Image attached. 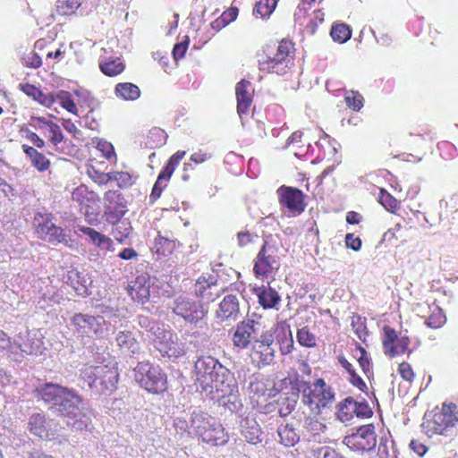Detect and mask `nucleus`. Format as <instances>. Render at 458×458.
<instances>
[{"mask_svg":"<svg viewBox=\"0 0 458 458\" xmlns=\"http://www.w3.org/2000/svg\"><path fill=\"white\" fill-rule=\"evenodd\" d=\"M155 348L163 357L178 359L186 353L184 344L171 330L159 331L154 339Z\"/></svg>","mask_w":458,"mask_h":458,"instance_id":"12","label":"nucleus"},{"mask_svg":"<svg viewBox=\"0 0 458 458\" xmlns=\"http://www.w3.org/2000/svg\"><path fill=\"white\" fill-rule=\"evenodd\" d=\"M99 69L105 75L114 77L124 71L125 65L120 58H116L101 62L99 64Z\"/></svg>","mask_w":458,"mask_h":458,"instance_id":"45","label":"nucleus"},{"mask_svg":"<svg viewBox=\"0 0 458 458\" xmlns=\"http://www.w3.org/2000/svg\"><path fill=\"white\" fill-rule=\"evenodd\" d=\"M377 456L378 458H397L393 442H389L387 439L385 441L381 439L377 449Z\"/></svg>","mask_w":458,"mask_h":458,"instance_id":"58","label":"nucleus"},{"mask_svg":"<svg viewBox=\"0 0 458 458\" xmlns=\"http://www.w3.org/2000/svg\"><path fill=\"white\" fill-rule=\"evenodd\" d=\"M128 211L127 201L118 191H108L104 195V217L108 224L119 222Z\"/></svg>","mask_w":458,"mask_h":458,"instance_id":"15","label":"nucleus"},{"mask_svg":"<svg viewBox=\"0 0 458 458\" xmlns=\"http://www.w3.org/2000/svg\"><path fill=\"white\" fill-rule=\"evenodd\" d=\"M337 361L348 375L349 383L362 393H368V386L359 376L352 364L344 354L337 356Z\"/></svg>","mask_w":458,"mask_h":458,"instance_id":"31","label":"nucleus"},{"mask_svg":"<svg viewBox=\"0 0 458 458\" xmlns=\"http://www.w3.org/2000/svg\"><path fill=\"white\" fill-rule=\"evenodd\" d=\"M185 154V151L178 150L170 157L166 165L159 173L157 179L153 186L149 196L152 202H155L161 196L164 189L167 186V182H169L172 174H174L181 160L184 157Z\"/></svg>","mask_w":458,"mask_h":458,"instance_id":"18","label":"nucleus"},{"mask_svg":"<svg viewBox=\"0 0 458 458\" xmlns=\"http://www.w3.org/2000/svg\"><path fill=\"white\" fill-rule=\"evenodd\" d=\"M72 323L81 334L98 335L103 333L106 320L102 316L76 313L72 318Z\"/></svg>","mask_w":458,"mask_h":458,"instance_id":"21","label":"nucleus"},{"mask_svg":"<svg viewBox=\"0 0 458 458\" xmlns=\"http://www.w3.org/2000/svg\"><path fill=\"white\" fill-rule=\"evenodd\" d=\"M119 348L131 355L140 352V344L131 331H120L115 337Z\"/></svg>","mask_w":458,"mask_h":458,"instance_id":"33","label":"nucleus"},{"mask_svg":"<svg viewBox=\"0 0 458 458\" xmlns=\"http://www.w3.org/2000/svg\"><path fill=\"white\" fill-rule=\"evenodd\" d=\"M252 293L258 298V302L264 310H271L276 308L281 301V296L277 291L267 284L254 286Z\"/></svg>","mask_w":458,"mask_h":458,"instance_id":"26","label":"nucleus"},{"mask_svg":"<svg viewBox=\"0 0 458 458\" xmlns=\"http://www.w3.org/2000/svg\"><path fill=\"white\" fill-rule=\"evenodd\" d=\"M55 102H58L69 113L78 114V107L69 91L60 90L57 93H54V104Z\"/></svg>","mask_w":458,"mask_h":458,"instance_id":"44","label":"nucleus"},{"mask_svg":"<svg viewBox=\"0 0 458 458\" xmlns=\"http://www.w3.org/2000/svg\"><path fill=\"white\" fill-rule=\"evenodd\" d=\"M355 417L360 419H369L373 415V411L366 400L358 402L354 399Z\"/></svg>","mask_w":458,"mask_h":458,"instance_id":"60","label":"nucleus"},{"mask_svg":"<svg viewBox=\"0 0 458 458\" xmlns=\"http://www.w3.org/2000/svg\"><path fill=\"white\" fill-rule=\"evenodd\" d=\"M237 113L242 117L248 114L252 105L253 89L249 81L242 80L236 84Z\"/></svg>","mask_w":458,"mask_h":458,"instance_id":"25","label":"nucleus"},{"mask_svg":"<svg viewBox=\"0 0 458 458\" xmlns=\"http://www.w3.org/2000/svg\"><path fill=\"white\" fill-rule=\"evenodd\" d=\"M454 404H444L442 409H434L424 416L422 428L429 437L446 434L450 428L455 426L458 418Z\"/></svg>","mask_w":458,"mask_h":458,"instance_id":"6","label":"nucleus"},{"mask_svg":"<svg viewBox=\"0 0 458 458\" xmlns=\"http://www.w3.org/2000/svg\"><path fill=\"white\" fill-rule=\"evenodd\" d=\"M344 442L355 452L370 451L377 444L375 428L372 424L363 425L355 433L347 436Z\"/></svg>","mask_w":458,"mask_h":458,"instance_id":"14","label":"nucleus"},{"mask_svg":"<svg viewBox=\"0 0 458 458\" xmlns=\"http://www.w3.org/2000/svg\"><path fill=\"white\" fill-rule=\"evenodd\" d=\"M274 333L271 330L262 332L259 338L255 339L249 347V357L251 364L262 369L273 363L276 355L274 348Z\"/></svg>","mask_w":458,"mask_h":458,"instance_id":"9","label":"nucleus"},{"mask_svg":"<svg viewBox=\"0 0 458 458\" xmlns=\"http://www.w3.org/2000/svg\"><path fill=\"white\" fill-rule=\"evenodd\" d=\"M419 309H428L430 312L425 323L428 327L440 328L446 322V317L443 310L435 302L431 305L427 302L418 303Z\"/></svg>","mask_w":458,"mask_h":458,"instance_id":"34","label":"nucleus"},{"mask_svg":"<svg viewBox=\"0 0 458 458\" xmlns=\"http://www.w3.org/2000/svg\"><path fill=\"white\" fill-rule=\"evenodd\" d=\"M133 371L135 381L148 393L159 394L167 390V375L159 365L140 361Z\"/></svg>","mask_w":458,"mask_h":458,"instance_id":"5","label":"nucleus"},{"mask_svg":"<svg viewBox=\"0 0 458 458\" xmlns=\"http://www.w3.org/2000/svg\"><path fill=\"white\" fill-rule=\"evenodd\" d=\"M80 231L85 235L89 236L93 243L100 250L106 251L114 250V242L112 239L106 234H103L97 230L87 226L80 227Z\"/></svg>","mask_w":458,"mask_h":458,"instance_id":"35","label":"nucleus"},{"mask_svg":"<svg viewBox=\"0 0 458 458\" xmlns=\"http://www.w3.org/2000/svg\"><path fill=\"white\" fill-rule=\"evenodd\" d=\"M81 5V0H57L55 13L59 16H70Z\"/></svg>","mask_w":458,"mask_h":458,"instance_id":"48","label":"nucleus"},{"mask_svg":"<svg viewBox=\"0 0 458 458\" xmlns=\"http://www.w3.org/2000/svg\"><path fill=\"white\" fill-rule=\"evenodd\" d=\"M176 427L189 428L188 433L196 437L200 442L211 446L225 445L229 441V434L215 418L202 411H193L191 414L190 426L187 421L179 420Z\"/></svg>","mask_w":458,"mask_h":458,"instance_id":"1","label":"nucleus"},{"mask_svg":"<svg viewBox=\"0 0 458 458\" xmlns=\"http://www.w3.org/2000/svg\"><path fill=\"white\" fill-rule=\"evenodd\" d=\"M49 135L48 140L54 145L57 146L64 140V135L60 126L55 123H50L49 128L47 129Z\"/></svg>","mask_w":458,"mask_h":458,"instance_id":"62","label":"nucleus"},{"mask_svg":"<svg viewBox=\"0 0 458 458\" xmlns=\"http://www.w3.org/2000/svg\"><path fill=\"white\" fill-rule=\"evenodd\" d=\"M110 181L116 182L120 188H129L133 184L132 177L128 172L114 171L103 175L102 183H107Z\"/></svg>","mask_w":458,"mask_h":458,"instance_id":"43","label":"nucleus"},{"mask_svg":"<svg viewBox=\"0 0 458 458\" xmlns=\"http://www.w3.org/2000/svg\"><path fill=\"white\" fill-rule=\"evenodd\" d=\"M296 338L298 344L302 347L311 349L317 346V336L307 326L297 330Z\"/></svg>","mask_w":458,"mask_h":458,"instance_id":"47","label":"nucleus"},{"mask_svg":"<svg viewBox=\"0 0 458 458\" xmlns=\"http://www.w3.org/2000/svg\"><path fill=\"white\" fill-rule=\"evenodd\" d=\"M379 203L390 213L395 214L400 208V202L385 189H379Z\"/></svg>","mask_w":458,"mask_h":458,"instance_id":"52","label":"nucleus"},{"mask_svg":"<svg viewBox=\"0 0 458 458\" xmlns=\"http://www.w3.org/2000/svg\"><path fill=\"white\" fill-rule=\"evenodd\" d=\"M397 371L400 377L409 383H411L415 378V372L411 365L407 361L401 362L398 366Z\"/></svg>","mask_w":458,"mask_h":458,"instance_id":"63","label":"nucleus"},{"mask_svg":"<svg viewBox=\"0 0 458 458\" xmlns=\"http://www.w3.org/2000/svg\"><path fill=\"white\" fill-rule=\"evenodd\" d=\"M113 225L112 235L120 243L125 242V240L131 235L132 232V226L127 220H120Z\"/></svg>","mask_w":458,"mask_h":458,"instance_id":"46","label":"nucleus"},{"mask_svg":"<svg viewBox=\"0 0 458 458\" xmlns=\"http://www.w3.org/2000/svg\"><path fill=\"white\" fill-rule=\"evenodd\" d=\"M282 355H287L293 351L294 342L290 328H284V336L278 340Z\"/></svg>","mask_w":458,"mask_h":458,"instance_id":"55","label":"nucleus"},{"mask_svg":"<svg viewBox=\"0 0 458 458\" xmlns=\"http://www.w3.org/2000/svg\"><path fill=\"white\" fill-rule=\"evenodd\" d=\"M402 238H404V227L400 223L395 224L394 227L388 229L383 235V240L389 242Z\"/></svg>","mask_w":458,"mask_h":458,"instance_id":"61","label":"nucleus"},{"mask_svg":"<svg viewBox=\"0 0 458 458\" xmlns=\"http://www.w3.org/2000/svg\"><path fill=\"white\" fill-rule=\"evenodd\" d=\"M238 385L230 374L219 372L213 379L211 384L201 389L202 392L211 395L212 399L225 398V394L232 392H237Z\"/></svg>","mask_w":458,"mask_h":458,"instance_id":"19","label":"nucleus"},{"mask_svg":"<svg viewBox=\"0 0 458 458\" xmlns=\"http://www.w3.org/2000/svg\"><path fill=\"white\" fill-rule=\"evenodd\" d=\"M330 36L335 42L344 43L352 37V30L345 23H337L332 26Z\"/></svg>","mask_w":458,"mask_h":458,"instance_id":"49","label":"nucleus"},{"mask_svg":"<svg viewBox=\"0 0 458 458\" xmlns=\"http://www.w3.org/2000/svg\"><path fill=\"white\" fill-rule=\"evenodd\" d=\"M21 63L25 67L34 69L42 65L41 57L33 50L23 54Z\"/></svg>","mask_w":458,"mask_h":458,"instance_id":"59","label":"nucleus"},{"mask_svg":"<svg viewBox=\"0 0 458 458\" xmlns=\"http://www.w3.org/2000/svg\"><path fill=\"white\" fill-rule=\"evenodd\" d=\"M21 148L27 157H29L31 165L38 172L43 173L49 169L51 162L43 153L27 144H22Z\"/></svg>","mask_w":458,"mask_h":458,"instance_id":"32","label":"nucleus"},{"mask_svg":"<svg viewBox=\"0 0 458 458\" xmlns=\"http://www.w3.org/2000/svg\"><path fill=\"white\" fill-rule=\"evenodd\" d=\"M352 355L357 360L362 372L367 377L369 378L370 376H373L371 359L364 347L356 342L355 348L352 352Z\"/></svg>","mask_w":458,"mask_h":458,"instance_id":"36","label":"nucleus"},{"mask_svg":"<svg viewBox=\"0 0 458 458\" xmlns=\"http://www.w3.org/2000/svg\"><path fill=\"white\" fill-rule=\"evenodd\" d=\"M222 403V405L227 408L231 411H234L241 406V400L239 391L232 392L225 395V398L216 399Z\"/></svg>","mask_w":458,"mask_h":458,"instance_id":"56","label":"nucleus"},{"mask_svg":"<svg viewBox=\"0 0 458 458\" xmlns=\"http://www.w3.org/2000/svg\"><path fill=\"white\" fill-rule=\"evenodd\" d=\"M114 95L122 100L133 101L140 98V90L131 82H119L114 87Z\"/></svg>","mask_w":458,"mask_h":458,"instance_id":"37","label":"nucleus"},{"mask_svg":"<svg viewBox=\"0 0 458 458\" xmlns=\"http://www.w3.org/2000/svg\"><path fill=\"white\" fill-rule=\"evenodd\" d=\"M279 0H259L256 2L252 14L256 18L267 21L275 12Z\"/></svg>","mask_w":458,"mask_h":458,"instance_id":"39","label":"nucleus"},{"mask_svg":"<svg viewBox=\"0 0 458 458\" xmlns=\"http://www.w3.org/2000/svg\"><path fill=\"white\" fill-rule=\"evenodd\" d=\"M54 219L52 213H36L33 218L35 233L39 239L54 244L66 242L64 229L55 225Z\"/></svg>","mask_w":458,"mask_h":458,"instance_id":"10","label":"nucleus"},{"mask_svg":"<svg viewBox=\"0 0 458 458\" xmlns=\"http://www.w3.org/2000/svg\"><path fill=\"white\" fill-rule=\"evenodd\" d=\"M166 139L167 134L163 129L159 127H153L146 136L145 145L150 149H155L163 146L165 143Z\"/></svg>","mask_w":458,"mask_h":458,"instance_id":"42","label":"nucleus"},{"mask_svg":"<svg viewBox=\"0 0 458 458\" xmlns=\"http://www.w3.org/2000/svg\"><path fill=\"white\" fill-rule=\"evenodd\" d=\"M67 387L58 384L46 383L36 389L38 395L46 403L58 405Z\"/></svg>","mask_w":458,"mask_h":458,"instance_id":"29","label":"nucleus"},{"mask_svg":"<svg viewBox=\"0 0 458 458\" xmlns=\"http://www.w3.org/2000/svg\"><path fill=\"white\" fill-rule=\"evenodd\" d=\"M352 329L357 335V337L362 341L366 342L367 337L369 335V330L367 328L365 318H361L360 317H357L356 320L352 321Z\"/></svg>","mask_w":458,"mask_h":458,"instance_id":"57","label":"nucleus"},{"mask_svg":"<svg viewBox=\"0 0 458 458\" xmlns=\"http://www.w3.org/2000/svg\"><path fill=\"white\" fill-rule=\"evenodd\" d=\"M193 291L196 297L212 302L219 297V295L225 293L224 287L218 288V280L216 276H201L197 278Z\"/></svg>","mask_w":458,"mask_h":458,"instance_id":"20","label":"nucleus"},{"mask_svg":"<svg viewBox=\"0 0 458 458\" xmlns=\"http://www.w3.org/2000/svg\"><path fill=\"white\" fill-rule=\"evenodd\" d=\"M45 424V416L40 413H35L30 418L29 429L32 434L42 437L47 431Z\"/></svg>","mask_w":458,"mask_h":458,"instance_id":"54","label":"nucleus"},{"mask_svg":"<svg viewBox=\"0 0 458 458\" xmlns=\"http://www.w3.org/2000/svg\"><path fill=\"white\" fill-rule=\"evenodd\" d=\"M240 316V302L236 294H227L218 304L216 318L221 321H235Z\"/></svg>","mask_w":458,"mask_h":458,"instance_id":"23","label":"nucleus"},{"mask_svg":"<svg viewBox=\"0 0 458 458\" xmlns=\"http://www.w3.org/2000/svg\"><path fill=\"white\" fill-rule=\"evenodd\" d=\"M280 443L287 447L294 446L300 440V436L293 425H281L277 430Z\"/></svg>","mask_w":458,"mask_h":458,"instance_id":"40","label":"nucleus"},{"mask_svg":"<svg viewBox=\"0 0 458 458\" xmlns=\"http://www.w3.org/2000/svg\"><path fill=\"white\" fill-rule=\"evenodd\" d=\"M381 340L384 353L389 358L404 354L409 349V337H399L396 330L388 325H385L382 327Z\"/></svg>","mask_w":458,"mask_h":458,"instance_id":"13","label":"nucleus"},{"mask_svg":"<svg viewBox=\"0 0 458 458\" xmlns=\"http://www.w3.org/2000/svg\"><path fill=\"white\" fill-rule=\"evenodd\" d=\"M82 403V398L72 389L67 388L65 394L58 403L59 411L63 415L69 418H76L80 413V405Z\"/></svg>","mask_w":458,"mask_h":458,"instance_id":"27","label":"nucleus"},{"mask_svg":"<svg viewBox=\"0 0 458 458\" xmlns=\"http://www.w3.org/2000/svg\"><path fill=\"white\" fill-rule=\"evenodd\" d=\"M242 434L250 444L257 445L262 441V430L255 421L251 425L243 426Z\"/></svg>","mask_w":458,"mask_h":458,"instance_id":"50","label":"nucleus"},{"mask_svg":"<svg viewBox=\"0 0 458 458\" xmlns=\"http://www.w3.org/2000/svg\"><path fill=\"white\" fill-rule=\"evenodd\" d=\"M344 102L350 109L359 112L364 106V98L358 90H346Z\"/></svg>","mask_w":458,"mask_h":458,"instance_id":"53","label":"nucleus"},{"mask_svg":"<svg viewBox=\"0 0 458 458\" xmlns=\"http://www.w3.org/2000/svg\"><path fill=\"white\" fill-rule=\"evenodd\" d=\"M268 389L265 383L263 377H255L251 379L249 385V392L251 395V398H260L269 396L270 394L267 393Z\"/></svg>","mask_w":458,"mask_h":458,"instance_id":"51","label":"nucleus"},{"mask_svg":"<svg viewBox=\"0 0 458 458\" xmlns=\"http://www.w3.org/2000/svg\"><path fill=\"white\" fill-rule=\"evenodd\" d=\"M171 308L174 314L191 324L202 320L208 313L207 309L200 302L183 295L176 297Z\"/></svg>","mask_w":458,"mask_h":458,"instance_id":"11","label":"nucleus"},{"mask_svg":"<svg viewBox=\"0 0 458 458\" xmlns=\"http://www.w3.org/2000/svg\"><path fill=\"white\" fill-rule=\"evenodd\" d=\"M354 398L348 396L336 406V418L342 422H349L355 417Z\"/></svg>","mask_w":458,"mask_h":458,"instance_id":"38","label":"nucleus"},{"mask_svg":"<svg viewBox=\"0 0 458 458\" xmlns=\"http://www.w3.org/2000/svg\"><path fill=\"white\" fill-rule=\"evenodd\" d=\"M280 267V259L277 249L268 242L259 250L253 265V274L257 279L265 281L277 272Z\"/></svg>","mask_w":458,"mask_h":458,"instance_id":"8","label":"nucleus"},{"mask_svg":"<svg viewBox=\"0 0 458 458\" xmlns=\"http://www.w3.org/2000/svg\"><path fill=\"white\" fill-rule=\"evenodd\" d=\"M294 55V43L290 39L283 38L276 44H267L258 60L259 69L267 73L284 75L293 65Z\"/></svg>","mask_w":458,"mask_h":458,"instance_id":"2","label":"nucleus"},{"mask_svg":"<svg viewBox=\"0 0 458 458\" xmlns=\"http://www.w3.org/2000/svg\"><path fill=\"white\" fill-rule=\"evenodd\" d=\"M276 195L280 206L292 213L300 215L306 208V196L298 188L282 185L276 190Z\"/></svg>","mask_w":458,"mask_h":458,"instance_id":"16","label":"nucleus"},{"mask_svg":"<svg viewBox=\"0 0 458 458\" xmlns=\"http://www.w3.org/2000/svg\"><path fill=\"white\" fill-rule=\"evenodd\" d=\"M262 326V317L257 313L248 315L231 330V341L234 348L248 349L257 338Z\"/></svg>","mask_w":458,"mask_h":458,"instance_id":"7","label":"nucleus"},{"mask_svg":"<svg viewBox=\"0 0 458 458\" xmlns=\"http://www.w3.org/2000/svg\"><path fill=\"white\" fill-rule=\"evenodd\" d=\"M223 370L219 361L211 356H203L195 362L196 381L200 389L211 384L212 379Z\"/></svg>","mask_w":458,"mask_h":458,"instance_id":"17","label":"nucleus"},{"mask_svg":"<svg viewBox=\"0 0 458 458\" xmlns=\"http://www.w3.org/2000/svg\"><path fill=\"white\" fill-rule=\"evenodd\" d=\"M97 149L103 154V157L107 160H111L113 157L115 158V152L114 146L104 140H99L97 144Z\"/></svg>","mask_w":458,"mask_h":458,"instance_id":"64","label":"nucleus"},{"mask_svg":"<svg viewBox=\"0 0 458 458\" xmlns=\"http://www.w3.org/2000/svg\"><path fill=\"white\" fill-rule=\"evenodd\" d=\"M19 89L39 105L50 108L54 106V93H44L39 88L30 83L19 84Z\"/></svg>","mask_w":458,"mask_h":458,"instance_id":"30","label":"nucleus"},{"mask_svg":"<svg viewBox=\"0 0 458 458\" xmlns=\"http://www.w3.org/2000/svg\"><path fill=\"white\" fill-rule=\"evenodd\" d=\"M72 199L79 205L81 211H83L86 216H89L90 209L93 210L98 206L100 200L98 194L89 191L84 184H81L73 190Z\"/></svg>","mask_w":458,"mask_h":458,"instance_id":"22","label":"nucleus"},{"mask_svg":"<svg viewBox=\"0 0 458 458\" xmlns=\"http://www.w3.org/2000/svg\"><path fill=\"white\" fill-rule=\"evenodd\" d=\"M300 386L303 403L315 415H319L324 410L330 408L335 401V394L324 378H317L312 383L301 380Z\"/></svg>","mask_w":458,"mask_h":458,"instance_id":"4","label":"nucleus"},{"mask_svg":"<svg viewBox=\"0 0 458 458\" xmlns=\"http://www.w3.org/2000/svg\"><path fill=\"white\" fill-rule=\"evenodd\" d=\"M176 247L175 240L158 234L155 239L154 251L158 256L167 257L171 255Z\"/></svg>","mask_w":458,"mask_h":458,"instance_id":"41","label":"nucleus"},{"mask_svg":"<svg viewBox=\"0 0 458 458\" xmlns=\"http://www.w3.org/2000/svg\"><path fill=\"white\" fill-rule=\"evenodd\" d=\"M19 337L22 338V342L18 344V348L21 352L27 355H39L43 353L45 347L42 336H38L36 334L26 332L23 337L21 334Z\"/></svg>","mask_w":458,"mask_h":458,"instance_id":"28","label":"nucleus"},{"mask_svg":"<svg viewBox=\"0 0 458 458\" xmlns=\"http://www.w3.org/2000/svg\"><path fill=\"white\" fill-rule=\"evenodd\" d=\"M152 280L147 274L138 276L129 285V295L140 303H145L150 297Z\"/></svg>","mask_w":458,"mask_h":458,"instance_id":"24","label":"nucleus"},{"mask_svg":"<svg viewBox=\"0 0 458 458\" xmlns=\"http://www.w3.org/2000/svg\"><path fill=\"white\" fill-rule=\"evenodd\" d=\"M81 377L95 394L100 395L112 394L119 382L118 368L114 365L85 366L81 370Z\"/></svg>","mask_w":458,"mask_h":458,"instance_id":"3","label":"nucleus"}]
</instances>
